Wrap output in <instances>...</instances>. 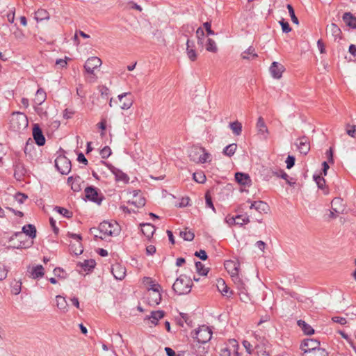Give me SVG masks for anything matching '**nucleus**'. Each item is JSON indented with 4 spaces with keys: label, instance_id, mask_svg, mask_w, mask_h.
I'll list each match as a JSON object with an SVG mask.
<instances>
[{
    "label": "nucleus",
    "instance_id": "obj_4",
    "mask_svg": "<svg viewBox=\"0 0 356 356\" xmlns=\"http://www.w3.org/2000/svg\"><path fill=\"white\" fill-rule=\"evenodd\" d=\"M101 65L102 60L98 57L92 56L86 60L84 65V69L88 74H90V76L88 78L90 82H93L97 79V76L94 74V70L100 67Z\"/></svg>",
    "mask_w": 356,
    "mask_h": 356
},
{
    "label": "nucleus",
    "instance_id": "obj_55",
    "mask_svg": "<svg viewBox=\"0 0 356 356\" xmlns=\"http://www.w3.org/2000/svg\"><path fill=\"white\" fill-rule=\"evenodd\" d=\"M111 154V149L108 146L104 147L100 151V155L102 159H107L110 156Z\"/></svg>",
    "mask_w": 356,
    "mask_h": 356
},
{
    "label": "nucleus",
    "instance_id": "obj_14",
    "mask_svg": "<svg viewBox=\"0 0 356 356\" xmlns=\"http://www.w3.org/2000/svg\"><path fill=\"white\" fill-rule=\"evenodd\" d=\"M33 136L35 143L38 146H42L45 144V138L42 131L38 124H35L33 128Z\"/></svg>",
    "mask_w": 356,
    "mask_h": 356
},
{
    "label": "nucleus",
    "instance_id": "obj_24",
    "mask_svg": "<svg viewBox=\"0 0 356 356\" xmlns=\"http://www.w3.org/2000/svg\"><path fill=\"white\" fill-rule=\"evenodd\" d=\"M225 267L228 273L231 275L232 277V275H238L239 264L232 261H227L225 263Z\"/></svg>",
    "mask_w": 356,
    "mask_h": 356
},
{
    "label": "nucleus",
    "instance_id": "obj_20",
    "mask_svg": "<svg viewBox=\"0 0 356 356\" xmlns=\"http://www.w3.org/2000/svg\"><path fill=\"white\" fill-rule=\"evenodd\" d=\"M186 54L188 58L191 61H195L197 59V54L195 50V44L193 40L189 39L186 41Z\"/></svg>",
    "mask_w": 356,
    "mask_h": 356
},
{
    "label": "nucleus",
    "instance_id": "obj_16",
    "mask_svg": "<svg viewBox=\"0 0 356 356\" xmlns=\"http://www.w3.org/2000/svg\"><path fill=\"white\" fill-rule=\"evenodd\" d=\"M256 129L258 134L261 135L264 139H266L268 136V129L264 122V118L260 116L258 118Z\"/></svg>",
    "mask_w": 356,
    "mask_h": 356
},
{
    "label": "nucleus",
    "instance_id": "obj_48",
    "mask_svg": "<svg viewBox=\"0 0 356 356\" xmlns=\"http://www.w3.org/2000/svg\"><path fill=\"white\" fill-rule=\"evenodd\" d=\"M54 210L67 218H71L72 217V212L65 208L56 206Z\"/></svg>",
    "mask_w": 356,
    "mask_h": 356
},
{
    "label": "nucleus",
    "instance_id": "obj_34",
    "mask_svg": "<svg viewBox=\"0 0 356 356\" xmlns=\"http://www.w3.org/2000/svg\"><path fill=\"white\" fill-rule=\"evenodd\" d=\"M79 265L85 271H90L95 268V266L96 265V262L94 259H88V260H84L83 262H79Z\"/></svg>",
    "mask_w": 356,
    "mask_h": 356
},
{
    "label": "nucleus",
    "instance_id": "obj_54",
    "mask_svg": "<svg viewBox=\"0 0 356 356\" xmlns=\"http://www.w3.org/2000/svg\"><path fill=\"white\" fill-rule=\"evenodd\" d=\"M346 133L348 136L356 138V126L347 124Z\"/></svg>",
    "mask_w": 356,
    "mask_h": 356
},
{
    "label": "nucleus",
    "instance_id": "obj_27",
    "mask_svg": "<svg viewBox=\"0 0 356 356\" xmlns=\"http://www.w3.org/2000/svg\"><path fill=\"white\" fill-rule=\"evenodd\" d=\"M24 235L29 236L30 239L33 241V238L36 237V229L35 227L31 224L24 225L22 227V232Z\"/></svg>",
    "mask_w": 356,
    "mask_h": 356
},
{
    "label": "nucleus",
    "instance_id": "obj_36",
    "mask_svg": "<svg viewBox=\"0 0 356 356\" xmlns=\"http://www.w3.org/2000/svg\"><path fill=\"white\" fill-rule=\"evenodd\" d=\"M204 47H205L207 51L209 52L216 53L218 50L216 42L213 39L209 38H207Z\"/></svg>",
    "mask_w": 356,
    "mask_h": 356
},
{
    "label": "nucleus",
    "instance_id": "obj_63",
    "mask_svg": "<svg viewBox=\"0 0 356 356\" xmlns=\"http://www.w3.org/2000/svg\"><path fill=\"white\" fill-rule=\"evenodd\" d=\"M195 256L200 257L203 261L206 260L208 257L207 252L203 250H200V251H196L195 252Z\"/></svg>",
    "mask_w": 356,
    "mask_h": 356
},
{
    "label": "nucleus",
    "instance_id": "obj_15",
    "mask_svg": "<svg viewBox=\"0 0 356 356\" xmlns=\"http://www.w3.org/2000/svg\"><path fill=\"white\" fill-rule=\"evenodd\" d=\"M269 70L272 76L278 79L282 77V73L284 71V67L282 64L274 61Z\"/></svg>",
    "mask_w": 356,
    "mask_h": 356
},
{
    "label": "nucleus",
    "instance_id": "obj_49",
    "mask_svg": "<svg viewBox=\"0 0 356 356\" xmlns=\"http://www.w3.org/2000/svg\"><path fill=\"white\" fill-rule=\"evenodd\" d=\"M195 268L197 272L201 275H207L209 270L204 268V265L200 261L195 262Z\"/></svg>",
    "mask_w": 356,
    "mask_h": 356
},
{
    "label": "nucleus",
    "instance_id": "obj_43",
    "mask_svg": "<svg viewBox=\"0 0 356 356\" xmlns=\"http://www.w3.org/2000/svg\"><path fill=\"white\" fill-rule=\"evenodd\" d=\"M254 48L250 47L246 51H243L241 54L243 59H250L257 57V54L254 52Z\"/></svg>",
    "mask_w": 356,
    "mask_h": 356
},
{
    "label": "nucleus",
    "instance_id": "obj_22",
    "mask_svg": "<svg viewBox=\"0 0 356 356\" xmlns=\"http://www.w3.org/2000/svg\"><path fill=\"white\" fill-rule=\"evenodd\" d=\"M331 208L337 214L343 213L344 211L343 200L340 197H334L331 202Z\"/></svg>",
    "mask_w": 356,
    "mask_h": 356
},
{
    "label": "nucleus",
    "instance_id": "obj_39",
    "mask_svg": "<svg viewBox=\"0 0 356 356\" xmlns=\"http://www.w3.org/2000/svg\"><path fill=\"white\" fill-rule=\"evenodd\" d=\"M232 279L233 282H234L235 285L236 286L237 289L241 291V293H245V284L243 283L242 280L239 277L238 275H232Z\"/></svg>",
    "mask_w": 356,
    "mask_h": 356
},
{
    "label": "nucleus",
    "instance_id": "obj_56",
    "mask_svg": "<svg viewBox=\"0 0 356 356\" xmlns=\"http://www.w3.org/2000/svg\"><path fill=\"white\" fill-rule=\"evenodd\" d=\"M193 179L198 183H204L206 180V177L202 173H194Z\"/></svg>",
    "mask_w": 356,
    "mask_h": 356
},
{
    "label": "nucleus",
    "instance_id": "obj_40",
    "mask_svg": "<svg viewBox=\"0 0 356 356\" xmlns=\"http://www.w3.org/2000/svg\"><path fill=\"white\" fill-rule=\"evenodd\" d=\"M180 316L181 318L177 320V324L180 327H184V324H186L189 327H192V321L190 320L187 314L180 313Z\"/></svg>",
    "mask_w": 356,
    "mask_h": 356
},
{
    "label": "nucleus",
    "instance_id": "obj_29",
    "mask_svg": "<svg viewBox=\"0 0 356 356\" xmlns=\"http://www.w3.org/2000/svg\"><path fill=\"white\" fill-rule=\"evenodd\" d=\"M314 179L318 188L322 189L325 195H327L329 193V191L325 186V179L320 175H314Z\"/></svg>",
    "mask_w": 356,
    "mask_h": 356
},
{
    "label": "nucleus",
    "instance_id": "obj_60",
    "mask_svg": "<svg viewBox=\"0 0 356 356\" xmlns=\"http://www.w3.org/2000/svg\"><path fill=\"white\" fill-rule=\"evenodd\" d=\"M280 24L282 26V31L284 33H289L291 31V29L287 22H284V19L280 22Z\"/></svg>",
    "mask_w": 356,
    "mask_h": 356
},
{
    "label": "nucleus",
    "instance_id": "obj_38",
    "mask_svg": "<svg viewBox=\"0 0 356 356\" xmlns=\"http://www.w3.org/2000/svg\"><path fill=\"white\" fill-rule=\"evenodd\" d=\"M46 92L42 88H39L35 95V102L38 105H41L46 99Z\"/></svg>",
    "mask_w": 356,
    "mask_h": 356
},
{
    "label": "nucleus",
    "instance_id": "obj_50",
    "mask_svg": "<svg viewBox=\"0 0 356 356\" xmlns=\"http://www.w3.org/2000/svg\"><path fill=\"white\" fill-rule=\"evenodd\" d=\"M236 225L242 226L250 222L249 217L245 215H237L236 216Z\"/></svg>",
    "mask_w": 356,
    "mask_h": 356
},
{
    "label": "nucleus",
    "instance_id": "obj_51",
    "mask_svg": "<svg viewBox=\"0 0 356 356\" xmlns=\"http://www.w3.org/2000/svg\"><path fill=\"white\" fill-rule=\"evenodd\" d=\"M145 280L147 281V283L149 284V286L148 288V291H153L154 289H157L160 291L161 286L159 284H155L153 280L150 277H145Z\"/></svg>",
    "mask_w": 356,
    "mask_h": 356
},
{
    "label": "nucleus",
    "instance_id": "obj_44",
    "mask_svg": "<svg viewBox=\"0 0 356 356\" xmlns=\"http://www.w3.org/2000/svg\"><path fill=\"white\" fill-rule=\"evenodd\" d=\"M302 356H327V353L324 348H318L316 350L309 352L308 353L303 354Z\"/></svg>",
    "mask_w": 356,
    "mask_h": 356
},
{
    "label": "nucleus",
    "instance_id": "obj_17",
    "mask_svg": "<svg viewBox=\"0 0 356 356\" xmlns=\"http://www.w3.org/2000/svg\"><path fill=\"white\" fill-rule=\"evenodd\" d=\"M111 273L116 280H122L126 275V269L120 264H115L112 266Z\"/></svg>",
    "mask_w": 356,
    "mask_h": 356
},
{
    "label": "nucleus",
    "instance_id": "obj_8",
    "mask_svg": "<svg viewBox=\"0 0 356 356\" xmlns=\"http://www.w3.org/2000/svg\"><path fill=\"white\" fill-rule=\"evenodd\" d=\"M319 341L314 339H306L302 342L300 348L304 352L303 354H306L319 348Z\"/></svg>",
    "mask_w": 356,
    "mask_h": 356
},
{
    "label": "nucleus",
    "instance_id": "obj_10",
    "mask_svg": "<svg viewBox=\"0 0 356 356\" xmlns=\"http://www.w3.org/2000/svg\"><path fill=\"white\" fill-rule=\"evenodd\" d=\"M85 195L88 200L97 203V204H100L102 198L99 197L97 190L94 186H88L85 188Z\"/></svg>",
    "mask_w": 356,
    "mask_h": 356
},
{
    "label": "nucleus",
    "instance_id": "obj_64",
    "mask_svg": "<svg viewBox=\"0 0 356 356\" xmlns=\"http://www.w3.org/2000/svg\"><path fill=\"white\" fill-rule=\"evenodd\" d=\"M280 177L284 179L286 183L290 186H293L295 182H291L289 179V176L285 172H281Z\"/></svg>",
    "mask_w": 356,
    "mask_h": 356
},
{
    "label": "nucleus",
    "instance_id": "obj_57",
    "mask_svg": "<svg viewBox=\"0 0 356 356\" xmlns=\"http://www.w3.org/2000/svg\"><path fill=\"white\" fill-rule=\"evenodd\" d=\"M8 270L6 268L5 265H0V280L6 278Z\"/></svg>",
    "mask_w": 356,
    "mask_h": 356
},
{
    "label": "nucleus",
    "instance_id": "obj_62",
    "mask_svg": "<svg viewBox=\"0 0 356 356\" xmlns=\"http://www.w3.org/2000/svg\"><path fill=\"white\" fill-rule=\"evenodd\" d=\"M332 320L334 323H339L341 325H345L347 323L346 318L341 316H334L332 318Z\"/></svg>",
    "mask_w": 356,
    "mask_h": 356
},
{
    "label": "nucleus",
    "instance_id": "obj_37",
    "mask_svg": "<svg viewBox=\"0 0 356 356\" xmlns=\"http://www.w3.org/2000/svg\"><path fill=\"white\" fill-rule=\"evenodd\" d=\"M49 18V13L44 9H38L35 13V19L36 21H42L44 19H48Z\"/></svg>",
    "mask_w": 356,
    "mask_h": 356
},
{
    "label": "nucleus",
    "instance_id": "obj_18",
    "mask_svg": "<svg viewBox=\"0 0 356 356\" xmlns=\"http://www.w3.org/2000/svg\"><path fill=\"white\" fill-rule=\"evenodd\" d=\"M327 33H330L334 41L341 39L342 32L341 29L334 23L327 26Z\"/></svg>",
    "mask_w": 356,
    "mask_h": 356
},
{
    "label": "nucleus",
    "instance_id": "obj_58",
    "mask_svg": "<svg viewBox=\"0 0 356 356\" xmlns=\"http://www.w3.org/2000/svg\"><path fill=\"white\" fill-rule=\"evenodd\" d=\"M295 157L293 156L289 155L286 160V168L291 169L295 164Z\"/></svg>",
    "mask_w": 356,
    "mask_h": 356
},
{
    "label": "nucleus",
    "instance_id": "obj_25",
    "mask_svg": "<svg viewBox=\"0 0 356 356\" xmlns=\"http://www.w3.org/2000/svg\"><path fill=\"white\" fill-rule=\"evenodd\" d=\"M142 233L147 238H150L156 229L155 227L151 223H143L140 225Z\"/></svg>",
    "mask_w": 356,
    "mask_h": 356
},
{
    "label": "nucleus",
    "instance_id": "obj_52",
    "mask_svg": "<svg viewBox=\"0 0 356 356\" xmlns=\"http://www.w3.org/2000/svg\"><path fill=\"white\" fill-rule=\"evenodd\" d=\"M286 8L289 10V13L290 15L292 22L296 24H298L299 22L297 17L295 15V11L293 6L291 4H287Z\"/></svg>",
    "mask_w": 356,
    "mask_h": 356
},
{
    "label": "nucleus",
    "instance_id": "obj_19",
    "mask_svg": "<svg viewBox=\"0 0 356 356\" xmlns=\"http://www.w3.org/2000/svg\"><path fill=\"white\" fill-rule=\"evenodd\" d=\"M131 95L130 92H124L118 95V99L120 102H122L120 108L123 110H127L133 104V99L131 97Z\"/></svg>",
    "mask_w": 356,
    "mask_h": 356
},
{
    "label": "nucleus",
    "instance_id": "obj_31",
    "mask_svg": "<svg viewBox=\"0 0 356 356\" xmlns=\"http://www.w3.org/2000/svg\"><path fill=\"white\" fill-rule=\"evenodd\" d=\"M57 307L63 312L67 311V302L65 298L61 296H56V297Z\"/></svg>",
    "mask_w": 356,
    "mask_h": 356
},
{
    "label": "nucleus",
    "instance_id": "obj_11",
    "mask_svg": "<svg viewBox=\"0 0 356 356\" xmlns=\"http://www.w3.org/2000/svg\"><path fill=\"white\" fill-rule=\"evenodd\" d=\"M106 166L111 170V172L115 175V178L117 181H122L124 184L129 182V177L127 174L123 172L120 169L116 168L111 164H106Z\"/></svg>",
    "mask_w": 356,
    "mask_h": 356
},
{
    "label": "nucleus",
    "instance_id": "obj_32",
    "mask_svg": "<svg viewBox=\"0 0 356 356\" xmlns=\"http://www.w3.org/2000/svg\"><path fill=\"white\" fill-rule=\"evenodd\" d=\"M196 37L197 39V44L200 47L203 48L207 38L205 37L204 31L201 27H199L196 30Z\"/></svg>",
    "mask_w": 356,
    "mask_h": 356
},
{
    "label": "nucleus",
    "instance_id": "obj_2",
    "mask_svg": "<svg viewBox=\"0 0 356 356\" xmlns=\"http://www.w3.org/2000/svg\"><path fill=\"white\" fill-rule=\"evenodd\" d=\"M192 285L191 279L185 275H181L174 282L172 289L179 296L188 294L191 291Z\"/></svg>",
    "mask_w": 356,
    "mask_h": 356
},
{
    "label": "nucleus",
    "instance_id": "obj_23",
    "mask_svg": "<svg viewBox=\"0 0 356 356\" xmlns=\"http://www.w3.org/2000/svg\"><path fill=\"white\" fill-rule=\"evenodd\" d=\"M236 181L241 185L249 186L251 185L252 180L250 176L246 173L236 172L235 174Z\"/></svg>",
    "mask_w": 356,
    "mask_h": 356
},
{
    "label": "nucleus",
    "instance_id": "obj_35",
    "mask_svg": "<svg viewBox=\"0 0 356 356\" xmlns=\"http://www.w3.org/2000/svg\"><path fill=\"white\" fill-rule=\"evenodd\" d=\"M200 335H195V337H193V345L195 346L199 343H206L207 342L209 341L211 339L212 335H200L201 338L199 337Z\"/></svg>",
    "mask_w": 356,
    "mask_h": 356
},
{
    "label": "nucleus",
    "instance_id": "obj_26",
    "mask_svg": "<svg viewBox=\"0 0 356 356\" xmlns=\"http://www.w3.org/2000/svg\"><path fill=\"white\" fill-rule=\"evenodd\" d=\"M217 288L218 291L223 295L227 297L232 295V291H229V288L226 285L225 282L222 279H219L217 282Z\"/></svg>",
    "mask_w": 356,
    "mask_h": 356
},
{
    "label": "nucleus",
    "instance_id": "obj_21",
    "mask_svg": "<svg viewBox=\"0 0 356 356\" xmlns=\"http://www.w3.org/2000/svg\"><path fill=\"white\" fill-rule=\"evenodd\" d=\"M344 24L353 29H356V17L350 12H346L342 16Z\"/></svg>",
    "mask_w": 356,
    "mask_h": 356
},
{
    "label": "nucleus",
    "instance_id": "obj_28",
    "mask_svg": "<svg viewBox=\"0 0 356 356\" xmlns=\"http://www.w3.org/2000/svg\"><path fill=\"white\" fill-rule=\"evenodd\" d=\"M268 208V204L263 201H254L251 202V205L250 206V209H254L259 213L266 212Z\"/></svg>",
    "mask_w": 356,
    "mask_h": 356
},
{
    "label": "nucleus",
    "instance_id": "obj_42",
    "mask_svg": "<svg viewBox=\"0 0 356 356\" xmlns=\"http://www.w3.org/2000/svg\"><path fill=\"white\" fill-rule=\"evenodd\" d=\"M229 127L233 134L236 136H239L242 132V124L238 121H235L229 124Z\"/></svg>",
    "mask_w": 356,
    "mask_h": 356
},
{
    "label": "nucleus",
    "instance_id": "obj_5",
    "mask_svg": "<svg viewBox=\"0 0 356 356\" xmlns=\"http://www.w3.org/2000/svg\"><path fill=\"white\" fill-rule=\"evenodd\" d=\"M15 239H17V242L14 243L13 248L26 249L33 245V241L30 239V238H27V236L21 232L15 233L10 238V241H14Z\"/></svg>",
    "mask_w": 356,
    "mask_h": 356
},
{
    "label": "nucleus",
    "instance_id": "obj_59",
    "mask_svg": "<svg viewBox=\"0 0 356 356\" xmlns=\"http://www.w3.org/2000/svg\"><path fill=\"white\" fill-rule=\"evenodd\" d=\"M203 26L204 27L208 35H215V32L211 29V22H206L203 24Z\"/></svg>",
    "mask_w": 356,
    "mask_h": 356
},
{
    "label": "nucleus",
    "instance_id": "obj_6",
    "mask_svg": "<svg viewBox=\"0 0 356 356\" xmlns=\"http://www.w3.org/2000/svg\"><path fill=\"white\" fill-rule=\"evenodd\" d=\"M188 156L190 159L197 163H204L207 162L209 154L205 152L204 148L193 147L189 152Z\"/></svg>",
    "mask_w": 356,
    "mask_h": 356
},
{
    "label": "nucleus",
    "instance_id": "obj_13",
    "mask_svg": "<svg viewBox=\"0 0 356 356\" xmlns=\"http://www.w3.org/2000/svg\"><path fill=\"white\" fill-rule=\"evenodd\" d=\"M147 302L151 306L158 305L161 301V294L160 291L154 289L153 291H148Z\"/></svg>",
    "mask_w": 356,
    "mask_h": 356
},
{
    "label": "nucleus",
    "instance_id": "obj_47",
    "mask_svg": "<svg viewBox=\"0 0 356 356\" xmlns=\"http://www.w3.org/2000/svg\"><path fill=\"white\" fill-rule=\"evenodd\" d=\"M200 332H207L208 334H213L212 330L210 327L202 325L199 326L197 329L193 330L191 334H200Z\"/></svg>",
    "mask_w": 356,
    "mask_h": 356
},
{
    "label": "nucleus",
    "instance_id": "obj_9",
    "mask_svg": "<svg viewBox=\"0 0 356 356\" xmlns=\"http://www.w3.org/2000/svg\"><path fill=\"white\" fill-rule=\"evenodd\" d=\"M164 316L165 312L162 310L153 311L149 316L145 318V322L149 326L156 325L159 320L163 318Z\"/></svg>",
    "mask_w": 356,
    "mask_h": 356
},
{
    "label": "nucleus",
    "instance_id": "obj_45",
    "mask_svg": "<svg viewBox=\"0 0 356 356\" xmlns=\"http://www.w3.org/2000/svg\"><path fill=\"white\" fill-rule=\"evenodd\" d=\"M179 236L184 238V240L187 241H191L193 240L195 237V234L191 230H187L185 229L184 231H181L179 232Z\"/></svg>",
    "mask_w": 356,
    "mask_h": 356
},
{
    "label": "nucleus",
    "instance_id": "obj_3",
    "mask_svg": "<svg viewBox=\"0 0 356 356\" xmlns=\"http://www.w3.org/2000/svg\"><path fill=\"white\" fill-rule=\"evenodd\" d=\"M10 127L15 131L25 129L28 126V120L25 114L21 112L13 113L10 119Z\"/></svg>",
    "mask_w": 356,
    "mask_h": 356
},
{
    "label": "nucleus",
    "instance_id": "obj_12",
    "mask_svg": "<svg viewBox=\"0 0 356 356\" xmlns=\"http://www.w3.org/2000/svg\"><path fill=\"white\" fill-rule=\"evenodd\" d=\"M296 145L297 146L299 152L305 155H306L310 149L309 139L305 136L298 138L296 142Z\"/></svg>",
    "mask_w": 356,
    "mask_h": 356
},
{
    "label": "nucleus",
    "instance_id": "obj_7",
    "mask_svg": "<svg viewBox=\"0 0 356 356\" xmlns=\"http://www.w3.org/2000/svg\"><path fill=\"white\" fill-rule=\"evenodd\" d=\"M55 166L62 175H67L71 170V161L65 156H58L55 160Z\"/></svg>",
    "mask_w": 356,
    "mask_h": 356
},
{
    "label": "nucleus",
    "instance_id": "obj_41",
    "mask_svg": "<svg viewBox=\"0 0 356 356\" xmlns=\"http://www.w3.org/2000/svg\"><path fill=\"white\" fill-rule=\"evenodd\" d=\"M236 149H237V145L236 143H232V144L227 145L223 149L222 153L225 155H226L229 157H231L234 154Z\"/></svg>",
    "mask_w": 356,
    "mask_h": 356
},
{
    "label": "nucleus",
    "instance_id": "obj_53",
    "mask_svg": "<svg viewBox=\"0 0 356 356\" xmlns=\"http://www.w3.org/2000/svg\"><path fill=\"white\" fill-rule=\"evenodd\" d=\"M205 200H206L207 207L211 208L214 212H216V209H215L214 205L212 202V197H211L209 192L206 193Z\"/></svg>",
    "mask_w": 356,
    "mask_h": 356
},
{
    "label": "nucleus",
    "instance_id": "obj_46",
    "mask_svg": "<svg viewBox=\"0 0 356 356\" xmlns=\"http://www.w3.org/2000/svg\"><path fill=\"white\" fill-rule=\"evenodd\" d=\"M22 290V282L20 281L14 280L11 283V292L15 295H18Z\"/></svg>",
    "mask_w": 356,
    "mask_h": 356
},
{
    "label": "nucleus",
    "instance_id": "obj_61",
    "mask_svg": "<svg viewBox=\"0 0 356 356\" xmlns=\"http://www.w3.org/2000/svg\"><path fill=\"white\" fill-rule=\"evenodd\" d=\"M333 154H334L333 148L332 147H330V149L326 152L327 159L328 163H334Z\"/></svg>",
    "mask_w": 356,
    "mask_h": 356
},
{
    "label": "nucleus",
    "instance_id": "obj_1",
    "mask_svg": "<svg viewBox=\"0 0 356 356\" xmlns=\"http://www.w3.org/2000/svg\"><path fill=\"white\" fill-rule=\"evenodd\" d=\"M92 229L95 231H99L100 235L95 234V237H99L102 239L104 238L106 236H117L120 233V225L116 222H110L107 221H104L101 222L99 225L98 229L92 228L91 229V232H92Z\"/></svg>",
    "mask_w": 356,
    "mask_h": 356
},
{
    "label": "nucleus",
    "instance_id": "obj_33",
    "mask_svg": "<svg viewBox=\"0 0 356 356\" xmlns=\"http://www.w3.org/2000/svg\"><path fill=\"white\" fill-rule=\"evenodd\" d=\"M297 325L301 328L304 334H314L315 332L314 329L302 320H298Z\"/></svg>",
    "mask_w": 356,
    "mask_h": 356
},
{
    "label": "nucleus",
    "instance_id": "obj_30",
    "mask_svg": "<svg viewBox=\"0 0 356 356\" xmlns=\"http://www.w3.org/2000/svg\"><path fill=\"white\" fill-rule=\"evenodd\" d=\"M31 277L33 279L41 278L44 276V268L42 265H37L33 267L31 271Z\"/></svg>",
    "mask_w": 356,
    "mask_h": 356
}]
</instances>
